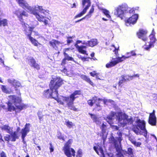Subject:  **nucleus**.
<instances>
[{
  "instance_id": "nucleus-1",
  "label": "nucleus",
  "mask_w": 157,
  "mask_h": 157,
  "mask_svg": "<svg viewBox=\"0 0 157 157\" xmlns=\"http://www.w3.org/2000/svg\"><path fill=\"white\" fill-rule=\"evenodd\" d=\"M19 5L24 9H26L27 11L31 13L34 15L36 19L40 21L44 22V25H46L48 24V21L45 18V17L39 15L38 11L41 13H43L45 15L48 13L49 11L44 9L42 7L36 6L34 7H31L29 6V4L26 2L24 0H16Z\"/></svg>"
},
{
  "instance_id": "nucleus-2",
  "label": "nucleus",
  "mask_w": 157,
  "mask_h": 157,
  "mask_svg": "<svg viewBox=\"0 0 157 157\" xmlns=\"http://www.w3.org/2000/svg\"><path fill=\"white\" fill-rule=\"evenodd\" d=\"M115 117L119 125L121 127H124L127 124H131L133 123V121L131 117L120 112L116 113L111 111L105 119L109 124H111L113 123Z\"/></svg>"
},
{
  "instance_id": "nucleus-3",
  "label": "nucleus",
  "mask_w": 157,
  "mask_h": 157,
  "mask_svg": "<svg viewBox=\"0 0 157 157\" xmlns=\"http://www.w3.org/2000/svg\"><path fill=\"white\" fill-rule=\"evenodd\" d=\"M49 84L50 89L45 90L44 92V96L47 98L51 97L57 100L58 99V93L57 89L63 84V81L59 77L56 76L52 77Z\"/></svg>"
},
{
  "instance_id": "nucleus-4",
  "label": "nucleus",
  "mask_w": 157,
  "mask_h": 157,
  "mask_svg": "<svg viewBox=\"0 0 157 157\" xmlns=\"http://www.w3.org/2000/svg\"><path fill=\"white\" fill-rule=\"evenodd\" d=\"M80 94L79 91L76 90L71 94L69 97H62L61 99L62 101H60V103L63 105L67 106L68 108L71 110L76 111L77 109L73 105V102L75 98L77 97V95Z\"/></svg>"
},
{
  "instance_id": "nucleus-5",
  "label": "nucleus",
  "mask_w": 157,
  "mask_h": 157,
  "mask_svg": "<svg viewBox=\"0 0 157 157\" xmlns=\"http://www.w3.org/2000/svg\"><path fill=\"white\" fill-rule=\"evenodd\" d=\"M117 134L119 137H111L109 139L110 142L114 145L116 149L117 152L116 157H124L121 144V142L122 140V133L120 131H118Z\"/></svg>"
},
{
  "instance_id": "nucleus-6",
  "label": "nucleus",
  "mask_w": 157,
  "mask_h": 157,
  "mask_svg": "<svg viewBox=\"0 0 157 157\" xmlns=\"http://www.w3.org/2000/svg\"><path fill=\"white\" fill-rule=\"evenodd\" d=\"M9 101L7 103L8 110L11 111L14 110L15 108L13 104L15 105L17 108L21 110L25 108L26 106L24 104H21L20 98L15 95H10L9 96Z\"/></svg>"
},
{
  "instance_id": "nucleus-7",
  "label": "nucleus",
  "mask_w": 157,
  "mask_h": 157,
  "mask_svg": "<svg viewBox=\"0 0 157 157\" xmlns=\"http://www.w3.org/2000/svg\"><path fill=\"white\" fill-rule=\"evenodd\" d=\"M91 119L93 120L94 122H95L97 124L99 125L101 130V135L104 140L106 138L107 135V132H106V129L107 128V123L104 122L102 123L101 122V119L98 117L97 116L94 114L89 113Z\"/></svg>"
},
{
  "instance_id": "nucleus-8",
  "label": "nucleus",
  "mask_w": 157,
  "mask_h": 157,
  "mask_svg": "<svg viewBox=\"0 0 157 157\" xmlns=\"http://www.w3.org/2000/svg\"><path fill=\"white\" fill-rule=\"evenodd\" d=\"M22 25L24 29V31L25 32V35H27L31 43L35 46H38V44H40L38 41L31 36V34L34 28L31 27L27 24L24 23L22 21Z\"/></svg>"
},
{
  "instance_id": "nucleus-9",
  "label": "nucleus",
  "mask_w": 157,
  "mask_h": 157,
  "mask_svg": "<svg viewBox=\"0 0 157 157\" xmlns=\"http://www.w3.org/2000/svg\"><path fill=\"white\" fill-rule=\"evenodd\" d=\"M130 8L128 6L127 4H123L116 8L114 11V15L122 19L123 17L124 16L125 12L128 13L129 12V13H132L133 10L132 11L130 10Z\"/></svg>"
},
{
  "instance_id": "nucleus-10",
  "label": "nucleus",
  "mask_w": 157,
  "mask_h": 157,
  "mask_svg": "<svg viewBox=\"0 0 157 157\" xmlns=\"http://www.w3.org/2000/svg\"><path fill=\"white\" fill-rule=\"evenodd\" d=\"M138 128L143 131V134L146 137L147 132L145 128V123L144 121H141L140 119L138 120L136 122V126L134 127L132 129L133 131L137 134H141L142 132Z\"/></svg>"
},
{
  "instance_id": "nucleus-11",
  "label": "nucleus",
  "mask_w": 157,
  "mask_h": 157,
  "mask_svg": "<svg viewBox=\"0 0 157 157\" xmlns=\"http://www.w3.org/2000/svg\"><path fill=\"white\" fill-rule=\"evenodd\" d=\"M103 101L104 104L108 105L107 104L108 102H110L112 104H113L114 102L113 101L110 100L104 99L103 100L99 98H98L97 97H94L92 99H90L87 101L88 104L90 106H92L94 103H97L98 102Z\"/></svg>"
},
{
  "instance_id": "nucleus-12",
  "label": "nucleus",
  "mask_w": 157,
  "mask_h": 157,
  "mask_svg": "<svg viewBox=\"0 0 157 157\" xmlns=\"http://www.w3.org/2000/svg\"><path fill=\"white\" fill-rule=\"evenodd\" d=\"M155 33L154 29H153L151 34L149 36V38L150 40L149 45L148 46L144 45V49L147 50H148L149 49L154 47V44L157 41V39L155 37Z\"/></svg>"
},
{
  "instance_id": "nucleus-13",
  "label": "nucleus",
  "mask_w": 157,
  "mask_h": 157,
  "mask_svg": "<svg viewBox=\"0 0 157 157\" xmlns=\"http://www.w3.org/2000/svg\"><path fill=\"white\" fill-rule=\"evenodd\" d=\"M82 2L83 7H84L85 6L86 7L81 12L75 16V18L80 17L85 14L87 10L90 6L91 2L90 0H82Z\"/></svg>"
},
{
  "instance_id": "nucleus-14",
  "label": "nucleus",
  "mask_w": 157,
  "mask_h": 157,
  "mask_svg": "<svg viewBox=\"0 0 157 157\" xmlns=\"http://www.w3.org/2000/svg\"><path fill=\"white\" fill-rule=\"evenodd\" d=\"M82 2L83 7H84L85 6L86 7L81 12L75 16V18L80 17L85 14L87 10L90 6L91 2L90 0H82Z\"/></svg>"
},
{
  "instance_id": "nucleus-15",
  "label": "nucleus",
  "mask_w": 157,
  "mask_h": 157,
  "mask_svg": "<svg viewBox=\"0 0 157 157\" xmlns=\"http://www.w3.org/2000/svg\"><path fill=\"white\" fill-rule=\"evenodd\" d=\"M93 149L98 155H100L101 157H105L101 143L95 144Z\"/></svg>"
},
{
  "instance_id": "nucleus-16",
  "label": "nucleus",
  "mask_w": 157,
  "mask_h": 157,
  "mask_svg": "<svg viewBox=\"0 0 157 157\" xmlns=\"http://www.w3.org/2000/svg\"><path fill=\"white\" fill-rule=\"evenodd\" d=\"M138 18V15L137 14H135L132 15L126 21V25L127 26H129V25L131 26L132 25H133L136 23Z\"/></svg>"
},
{
  "instance_id": "nucleus-17",
  "label": "nucleus",
  "mask_w": 157,
  "mask_h": 157,
  "mask_svg": "<svg viewBox=\"0 0 157 157\" xmlns=\"http://www.w3.org/2000/svg\"><path fill=\"white\" fill-rule=\"evenodd\" d=\"M80 43H82V41L80 40H77L76 42V43L75 45V46L78 50L79 52L81 53L87 55V54L86 53V51L85 50L86 47V46L83 45L79 46L78 44Z\"/></svg>"
},
{
  "instance_id": "nucleus-18",
  "label": "nucleus",
  "mask_w": 157,
  "mask_h": 157,
  "mask_svg": "<svg viewBox=\"0 0 157 157\" xmlns=\"http://www.w3.org/2000/svg\"><path fill=\"white\" fill-rule=\"evenodd\" d=\"M49 44L50 46L53 48L57 50L61 48L62 44V43L60 42L55 40H53L52 41H50L49 42Z\"/></svg>"
},
{
  "instance_id": "nucleus-19",
  "label": "nucleus",
  "mask_w": 157,
  "mask_h": 157,
  "mask_svg": "<svg viewBox=\"0 0 157 157\" xmlns=\"http://www.w3.org/2000/svg\"><path fill=\"white\" fill-rule=\"evenodd\" d=\"M147 33V31L146 30L140 29L139 32L137 33V35L139 38L141 39L144 41H145L147 39L146 36Z\"/></svg>"
},
{
  "instance_id": "nucleus-20",
  "label": "nucleus",
  "mask_w": 157,
  "mask_h": 157,
  "mask_svg": "<svg viewBox=\"0 0 157 157\" xmlns=\"http://www.w3.org/2000/svg\"><path fill=\"white\" fill-rule=\"evenodd\" d=\"M148 123L152 126H155L156 124V118L155 115L154 110L152 113H150Z\"/></svg>"
},
{
  "instance_id": "nucleus-21",
  "label": "nucleus",
  "mask_w": 157,
  "mask_h": 157,
  "mask_svg": "<svg viewBox=\"0 0 157 157\" xmlns=\"http://www.w3.org/2000/svg\"><path fill=\"white\" fill-rule=\"evenodd\" d=\"M30 124L26 123L24 128H22L21 131V138H25L27 133L29 132L30 128Z\"/></svg>"
},
{
  "instance_id": "nucleus-22",
  "label": "nucleus",
  "mask_w": 157,
  "mask_h": 157,
  "mask_svg": "<svg viewBox=\"0 0 157 157\" xmlns=\"http://www.w3.org/2000/svg\"><path fill=\"white\" fill-rule=\"evenodd\" d=\"M20 131V128L18 127L16 131L13 132H12L10 134V141L13 142H14L17 139L19 138L20 135L18 133V132Z\"/></svg>"
},
{
  "instance_id": "nucleus-23",
  "label": "nucleus",
  "mask_w": 157,
  "mask_h": 157,
  "mask_svg": "<svg viewBox=\"0 0 157 157\" xmlns=\"http://www.w3.org/2000/svg\"><path fill=\"white\" fill-rule=\"evenodd\" d=\"M28 62L29 64L31 67L38 70L40 69L39 65L36 63L35 59L32 57L28 58Z\"/></svg>"
},
{
  "instance_id": "nucleus-24",
  "label": "nucleus",
  "mask_w": 157,
  "mask_h": 157,
  "mask_svg": "<svg viewBox=\"0 0 157 157\" xmlns=\"http://www.w3.org/2000/svg\"><path fill=\"white\" fill-rule=\"evenodd\" d=\"M68 49L67 48L66 49L65 52H64L63 55L64 56V58L63 59L62 61V64L63 65L66 63L67 61H74V59L73 57L70 56L66 52L67 50H68Z\"/></svg>"
},
{
  "instance_id": "nucleus-25",
  "label": "nucleus",
  "mask_w": 157,
  "mask_h": 157,
  "mask_svg": "<svg viewBox=\"0 0 157 157\" xmlns=\"http://www.w3.org/2000/svg\"><path fill=\"white\" fill-rule=\"evenodd\" d=\"M71 144L68 143V142L66 144L63 149L64 151H71L72 153V155L75 157V151L74 149L70 147L71 146Z\"/></svg>"
},
{
  "instance_id": "nucleus-26",
  "label": "nucleus",
  "mask_w": 157,
  "mask_h": 157,
  "mask_svg": "<svg viewBox=\"0 0 157 157\" xmlns=\"http://www.w3.org/2000/svg\"><path fill=\"white\" fill-rule=\"evenodd\" d=\"M8 82L12 84L15 88L19 87L21 86V84L20 82L16 80L9 79L8 80Z\"/></svg>"
},
{
  "instance_id": "nucleus-27",
  "label": "nucleus",
  "mask_w": 157,
  "mask_h": 157,
  "mask_svg": "<svg viewBox=\"0 0 157 157\" xmlns=\"http://www.w3.org/2000/svg\"><path fill=\"white\" fill-rule=\"evenodd\" d=\"M1 129L5 131L6 132L11 134L13 131L12 128L10 127L8 125H4L1 127Z\"/></svg>"
},
{
  "instance_id": "nucleus-28",
  "label": "nucleus",
  "mask_w": 157,
  "mask_h": 157,
  "mask_svg": "<svg viewBox=\"0 0 157 157\" xmlns=\"http://www.w3.org/2000/svg\"><path fill=\"white\" fill-rule=\"evenodd\" d=\"M130 54V55H129L128 56H123L121 57H119L118 58L119 60L120 61H123L124 60L126 59H127L129 57H131L132 56H135L136 55V53H135V52L134 51H132L130 52H128L127 53V55H128V54Z\"/></svg>"
},
{
  "instance_id": "nucleus-29",
  "label": "nucleus",
  "mask_w": 157,
  "mask_h": 157,
  "mask_svg": "<svg viewBox=\"0 0 157 157\" xmlns=\"http://www.w3.org/2000/svg\"><path fill=\"white\" fill-rule=\"evenodd\" d=\"M14 13L16 14L18 17L20 19L21 21V20H22V16H26L27 15V13L25 11H24L21 12L19 10H18L15 12Z\"/></svg>"
},
{
  "instance_id": "nucleus-30",
  "label": "nucleus",
  "mask_w": 157,
  "mask_h": 157,
  "mask_svg": "<svg viewBox=\"0 0 157 157\" xmlns=\"http://www.w3.org/2000/svg\"><path fill=\"white\" fill-rule=\"evenodd\" d=\"M119 57L117 58V60H114L111 61L109 63H108L106 64V66L107 68H110L114 66L115 65L117 64L119 62H121L122 61H120L119 60L118 58Z\"/></svg>"
},
{
  "instance_id": "nucleus-31",
  "label": "nucleus",
  "mask_w": 157,
  "mask_h": 157,
  "mask_svg": "<svg viewBox=\"0 0 157 157\" xmlns=\"http://www.w3.org/2000/svg\"><path fill=\"white\" fill-rule=\"evenodd\" d=\"M98 43V40L97 39H93L89 41L88 46L93 47Z\"/></svg>"
},
{
  "instance_id": "nucleus-32",
  "label": "nucleus",
  "mask_w": 157,
  "mask_h": 157,
  "mask_svg": "<svg viewBox=\"0 0 157 157\" xmlns=\"http://www.w3.org/2000/svg\"><path fill=\"white\" fill-rule=\"evenodd\" d=\"M81 78L82 79L85 80L87 82L89 83L92 86H94V84L93 82H92L90 80V79L86 76L84 75H82L81 76Z\"/></svg>"
},
{
  "instance_id": "nucleus-33",
  "label": "nucleus",
  "mask_w": 157,
  "mask_h": 157,
  "mask_svg": "<svg viewBox=\"0 0 157 157\" xmlns=\"http://www.w3.org/2000/svg\"><path fill=\"white\" fill-rule=\"evenodd\" d=\"M65 123L66 125L69 128H73L75 126V124L74 123L68 120H66Z\"/></svg>"
},
{
  "instance_id": "nucleus-34",
  "label": "nucleus",
  "mask_w": 157,
  "mask_h": 157,
  "mask_svg": "<svg viewBox=\"0 0 157 157\" xmlns=\"http://www.w3.org/2000/svg\"><path fill=\"white\" fill-rule=\"evenodd\" d=\"M1 89L2 92L6 94H9L10 91L7 87L5 85H1Z\"/></svg>"
},
{
  "instance_id": "nucleus-35",
  "label": "nucleus",
  "mask_w": 157,
  "mask_h": 157,
  "mask_svg": "<svg viewBox=\"0 0 157 157\" xmlns=\"http://www.w3.org/2000/svg\"><path fill=\"white\" fill-rule=\"evenodd\" d=\"M8 24L7 20L6 19L1 20L0 19V26H5L7 25Z\"/></svg>"
},
{
  "instance_id": "nucleus-36",
  "label": "nucleus",
  "mask_w": 157,
  "mask_h": 157,
  "mask_svg": "<svg viewBox=\"0 0 157 157\" xmlns=\"http://www.w3.org/2000/svg\"><path fill=\"white\" fill-rule=\"evenodd\" d=\"M122 78H124L125 81L131 80L133 79V76H130L128 75H122Z\"/></svg>"
},
{
  "instance_id": "nucleus-37",
  "label": "nucleus",
  "mask_w": 157,
  "mask_h": 157,
  "mask_svg": "<svg viewBox=\"0 0 157 157\" xmlns=\"http://www.w3.org/2000/svg\"><path fill=\"white\" fill-rule=\"evenodd\" d=\"M94 10V8L92 7L90 9L89 13L85 16L86 18H89L91 17V14L93 13Z\"/></svg>"
},
{
  "instance_id": "nucleus-38",
  "label": "nucleus",
  "mask_w": 157,
  "mask_h": 157,
  "mask_svg": "<svg viewBox=\"0 0 157 157\" xmlns=\"http://www.w3.org/2000/svg\"><path fill=\"white\" fill-rule=\"evenodd\" d=\"M102 12L103 13L106 15L107 17L109 18H110V16L109 14V13L108 10L104 9L102 10Z\"/></svg>"
},
{
  "instance_id": "nucleus-39",
  "label": "nucleus",
  "mask_w": 157,
  "mask_h": 157,
  "mask_svg": "<svg viewBox=\"0 0 157 157\" xmlns=\"http://www.w3.org/2000/svg\"><path fill=\"white\" fill-rule=\"evenodd\" d=\"M75 37V36L67 37V42L68 44H69L70 43L73 42V40H72V39L73 38H74Z\"/></svg>"
},
{
  "instance_id": "nucleus-40",
  "label": "nucleus",
  "mask_w": 157,
  "mask_h": 157,
  "mask_svg": "<svg viewBox=\"0 0 157 157\" xmlns=\"http://www.w3.org/2000/svg\"><path fill=\"white\" fill-rule=\"evenodd\" d=\"M132 143L136 147L140 146L141 144V143L140 142H136L135 140H131Z\"/></svg>"
},
{
  "instance_id": "nucleus-41",
  "label": "nucleus",
  "mask_w": 157,
  "mask_h": 157,
  "mask_svg": "<svg viewBox=\"0 0 157 157\" xmlns=\"http://www.w3.org/2000/svg\"><path fill=\"white\" fill-rule=\"evenodd\" d=\"M57 137L59 139L64 140L63 136L62 135L61 133L59 132H57Z\"/></svg>"
},
{
  "instance_id": "nucleus-42",
  "label": "nucleus",
  "mask_w": 157,
  "mask_h": 157,
  "mask_svg": "<svg viewBox=\"0 0 157 157\" xmlns=\"http://www.w3.org/2000/svg\"><path fill=\"white\" fill-rule=\"evenodd\" d=\"M125 81H126L124 80V78H122V76H121L120 78V81L118 83L119 86H121V87L122 86V85H121V84Z\"/></svg>"
},
{
  "instance_id": "nucleus-43",
  "label": "nucleus",
  "mask_w": 157,
  "mask_h": 157,
  "mask_svg": "<svg viewBox=\"0 0 157 157\" xmlns=\"http://www.w3.org/2000/svg\"><path fill=\"white\" fill-rule=\"evenodd\" d=\"M127 153L129 155H132L133 154V150L131 147H129L128 148Z\"/></svg>"
},
{
  "instance_id": "nucleus-44",
  "label": "nucleus",
  "mask_w": 157,
  "mask_h": 157,
  "mask_svg": "<svg viewBox=\"0 0 157 157\" xmlns=\"http://www.w3.org/2000/svg\"><path fill=\"white\" fill-rule=\"evenodd\" d=\"M99 102L100 101L98 102L96 104V106L95 107L98 111L100 110L101 109V107L99 104Z\"/></svg>"
},
{
  "instance_id": "nucleus-45",
  "label": "nucleus",
  "mask_w": 157,
  "mask_h": 157,
  "mask_svg": "<svg viewBox=\"0 0 157 157\" xmlns=\"http://www.w3.org/2000/svg\"><path fill=\"white\" fill-rule=\"evenodd\" d=\"M4 138L5 141L9 142L10 140V135L7 134L4 137Z\"/></svg>"
},
{
  "instance_id": "nucleus-46",
  "label": "nucleus",
  "mask_w": 157,
  "mask_h": 157,
  "mask_svg": "<svg viewBox=\"0 0 157 157\" xmlns=\"http://www.w3.org/2000/svg\"><path fill=\"white\" fill-rule=\"evenodd\" d=\"M82 151L81 149H79L77 151V157H81L82 156Z\"/></svg>"
},
{
  "instance_id": "nucleus-47",
  "label": "nucleus",
  "mask_w": 157,
  "mask_h": 157,
  "mask_svg": "<svg viewBox=\"0 0 157 157\" xmlns=\"http://www.w3.org/2000/svg\"><path fill=\"white\" fill-rule=\"evenodd\" d=\"M71 151H64L65 154L67 157H72L71 154Z\"/></svg>"
},
{
  "instance_id": "nucleus-48",
  "label": "nucleus",
  "mask_w": 157,
  "mask_h": 157,
  "mask_svg": "<svg viewBox=\"0 0 157 157\" xmlns=\"http://www.w3.org/2000/svg\"><path fill=\"white\" fill-rule=\"evenodd\" d=\"M38 116L39 118L40 121L41 120V119L43 118V116L42 115L41 112H39L37 113Z\"/></svg>"
},
{
  "instance_id": "nucleus-49",
  "label": "nucleus",
  "mask_w": 157,
  "mask_h": 157,
  "mask_svg": "<svg viewBox=\"0 0 157 157\" xmlns=\"http://www.w3.org/2000/svg\"><path fill=\"white\" fill-rule=\"evenodd\" d=\"M49 149H50V152H52L54 151L53 147V146L51 143L50 144V147Z\"/></svg>"
},
{
  "instance_id": "nucleus-50",
  "label": "nucleus",
  "mask_w": 157,
  "mask_h": 157,
  "mask_svg": "<svg viewBox=\"0 0 157 157\" xmlns=\"http://www.w3.org/2000/svg\"><path fill=\"white\" fill-rule=\"evenodd\" d=\"M90 74L91 76L94 77L97 75V73H96V71H94L93 72H90Z\"/></svg>"
},
{
  "instance_id": "nucleus-51",
  "label": "nucleus",
  "mask_w": 157,
  "mask_h": 157,
  "mask_svg": "<svg viewBox=\"0 0 157 157\" xmlns=\"http://www.w3.org/2000/svg\"><path fill=\"white\" fill-rule=\"evenodd\" d=\"M112 128L114 130H119V127L115 125L112 126Z\"/></svg>"
},
{
  "instance_id": "nucleus-52",
  "label": "nucleus",
  "mask_w": 157,
  "mask_h": 157,
  "mask_svg": "<svg viewBox=\"0 0 157 157\" xmlns=\"http://www.w3.org/2000/svg\"><path fill=\"white\" fill-rule=\"evenodd\" d=\"M89 41H82V44H83L86 45V46H88Z\"/></svg>"
},
{
  "instance_id": "nucleus-53",
  "label": "nucleus",
  "mask_w": 157,
  "mask_h": 157,
  "mask_svg": "<svg viewBox=\"0 0 157 157\" xmlns=\"http://www.w3.org/2000/svg\"><path fill=\"white\" fill-rule=\"evenodd\" d=\"M0 155L1 157H6V154L3 151H2Z\"/></svg>"
},
{
  "instance_id": "nucleus-54",
  "label": "nucleus",
  "mask_w": 157,
  "mask_h": 157,
  "mask_svg": "<svg viewBox=\"0 0 157 157\" xmlns=\"http://www.w3.org/2000/svg\"><path fill=\"white\" fill-rule=\"evenodd\" d=\"M86 18V17H83L82 19L76 21L75 23H77V22H79L83 20H84Z\"/></svg>"
},
{
  "instance_id": "nucleus-55",
  "label": "nucleus",
  "mask_w": 157,
  "mask_h": 157,
  "mask_svg": "<svg viewBox=\"0 0 157 157\" xmlns=\"http://www.w3.org/2000/svg\"><path fill=\"white\" fill-rule=\"evenodd\" d=\"M22 142L24 143V144L25 145L24 146L26 147L27 145L26 144V142L25 141V140H24L25 138H22Z\"/></svg>"
},
{
  "instance_id": "nucleus-56",
  "label": "nucleus",
  "mask_w": 157,
  "mask_h": 157,
  "mask_svg": "<svg viewBox=\"0 0 157 157\" xmlns=\"http://www.w3.org/2000/svg\"><path fill=\"white\" fill-rule=\"evenodd\" d=\"M62 72H63L65 74H67V70L65 68H64L62 70Z\"/></svg>"
},
{
  "instance_id": "nucleus-57",
  "label": "nucleus",
  "mask_w": 157,
  "mask_h": 157,
  "mask_svg": "<svg viewBox=\"0 0 157 157\" xmlns=\"http://www.w3.org/2000/svg\"><path fill=\"white\" fill-rule=\"evenodd\" d=\"M87 58H86L83 57L82 58V59L81 60H82L83 61H84L87 60Z\"/></svg>"
},
{
  "instance_id": "nucleus-58",
  "label": "nucleus",
  "mask_w": 157,
  "mask_h": 157,
  "mask_svg": "<svg viewBox=\"0 0 157 157\" xmlns=\"http://www.w3.org/2000/svg\"><path fill=\"white\" fill-rule=\"evenodd\" d=\"M132 76H133V77H139V75L138 74H136L135 75H133Z\"/></svg>"
},
{
  "instance_id": "nucleus-59",
  "label": "nucleus",
  "mask_w": 157,
  "mask_h": 157,
  "mask_svg": "<svg viewBox=\"0 0 157 157\" xmlns=\"http://www.w3.org/2000/svg\"><path fill=\"white\" fill-rule=\"evenodd\" d=\"M68 143H70L71 144V143L72 142V139H69V140L68 141Z\"/></svg>"
},
{
  "instance_id": "nucleus-60",
  "label": "nucleus",
  "mask_w": 157,
  "mask_h": 157,
  "mask_svg": "<svg viewBox=\"0 0 157 157\" xmlns=\"http://www.w3.org/2000/svg\"><path fill=\"white\" fill-rule=\"evenodd\" d=\"M78 58L81 59H82V57H83L81 55H78Z\"/></svg>"
},
{
  "instance_id": "nucleus-61",
  "label": "nucleus",
  "mask_w": 157,
  "mask_h": 157,
  "mask_svg": "<svg viewBox=\"0 0 157 157\" xmlns=\"http://www.w3.org/2000/svg\"><path fill=\"white\" fill-rule=\"evenodd\" d=\"M73 7H75V8L76 7V5L75 3H74L73 4V6L72 7V8H73Z\"/></svg>"
},
{
  "instance_id": "nucleus-62",
  "label": "nucleus",
  "mask_w": 157,
  "mask_h": 157,
  "mask_svg": "<svg viewBox=\"0 0 157 157\" xmlns=\"http://www.w3.org/2000/svg\"><path fill=\"white\" fill-rule=\"evenodd\" d=\"M0 60H1V62L2 63H3V65H4L5 66V65L4 64V61H3V60L2 59H0Z\"/></svg>"
},
{
  "instance_id": "nucleus-63",
  "label": "nucleus",
  "mask_w": 157,
  "mask_h": 157,
  "mask_svg": "<svg viewBox=\"0 0 157 157\" xmlns=\"http://www.w3.org/2000/svg\"><path fill=\"white\" fill-rule=\"evenodd\" d=\"M94 53H91V56L92 57H94Z\"/></svg>"
},
{
  "instance_id": "nucleus-64",
  "label": "nucleus",
  "mask_w": 157,
  "mask_h": 157,
  "mask_svg": "<svg viewBox=\"0 0 157 157\" xmlns=\"http://www.w3.org/2000/svg\"><path fill=\"white\" fill-rule=\"evenodd\" d=\"M109 156L110 157H114V156L112 154H110L109 155Z\"/></svg>"
}]
</instances>
